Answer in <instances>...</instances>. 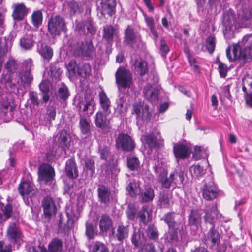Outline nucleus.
I'll return each mask as SVG.
<instances>
[{"label": "nucleus", "mask_w": 252, "mask_h": 252, "mask_svg": "<svg viewBox=\"0 0 252 252\" xmlns=\"http://www.w3.org/2000/svg\"><path fill=\"white\" fill-rule=\"evenodd\" d=\"M85 25V30H87L86 33H90L92 35L94 34L96 32V28L95 27L92 20L91 18H87L85 20H83Z\"/></svg>", "instance_id": "nucleus-57"}, {"label": "nucleus", "mask_w": 252, "mask_h": 252, "mask_svg": "<svg viewBox=\"0 0 252 252\" xmlns=\"http://www.w3.org/2000/svg\"><path fill=\"white\" fill-rule=\"evenodd\" d=\"M169 230L166 234V239L170 243H174L178 241V232L180 234H183L186 230L185 224H182L180 226L168 228Z\"/></svg>", "instance_id": "nucleus-20"}, {"label": "nucleus", "mask_w": 252, "mask_h": 252, "mask_svg": "<svg viewBox=\"0 0 252 252\" xmlns=\"http://www.w3.org/2000/svg\"><path fill=\"white\" fill-rule=\"evenodd\" d=\"M149 108L144 103H135L133 105L132 114L136 115L137 122L149 120L151 114L149 111Z\"/></svg>", "instance_id": "nucleus-9"}, {"label": "nucleus", "mask_w": 252, "mask_h": 252, "mask_svg": "<svg viewBox=\"0 0 252 252\" xmlns=\"http://www.w3.org/2000/svg\"><path fill=\"white\" fill-rule=\"evenodd\" d=\"M63 247L62 240L58 238H55L49 244L48 250L50 252H62Z\"/></svg>", "instance_id": "nucleus-39"}, {"label": "nucleus", "mask_w": 252, "mask_h": 252, "mask_svg": "<svg viewBox=\"0 0 252 252\" xmlns=\"http://www.w3.org/2000/svg\"><path fill=\"white\" fill-rule=\"evenodd\" d=\"M107 114H104L102 111H99L96 113L95 117L96 127L104 133L110 132L112 129L110 119L107 118Z\"/></svg>", "instance_id": "nucleus-10"}, {"label": "nucleus", "mask_w": 252, "mask_h": 252, "mask_svg": "<svg viewBox=\"0 0 252 252\" xmlns=\"http://www.w3.org/2000/svg\"><path fill=\"white\" fill-rule=\"evenodd\" d=\"M172 195L167 192H161L159 194L158 205L160 208H169L171 205Z\"/></svg>", "instance_id": "nucleus-33"}, {"label": "nucleus", "mask_w": 252, "mask_h": 252, "mask_svg": "<svg viewBox=\"0 0 252 252\" xmlns=\"http://www.w3.org/2000/svg\"><path fill=\"white\" fill-rule=\"evenodd\" d=\"M48 30L54 36L59 35L62 32H65L67 28L64 19L59 15L52 16L48 22Z\"/></svg>", "instance_id": "nucleus-4"}, {"label": "nucleus", "mask_w": 252, "mask_h": 252, "mask_svg": "<svg viewBox=\"0 0 252 252\" xmlns=\"http://www.w3.org/2000/svg\"><path fill=\"white\" fill-rule=\"evenodd\" d=\"M116 82L120 88H129L132 84L130 72L124 68H119L115 73Z\"/></svg>", "instance_id": "nucleus-5"}, {"label": "nucleus", "mask_w": 252, "mask_h": 252, "mask_svg": "<svg viewBox=\"0 0 252 252\" xmlns=\"http://www.w3.org/2000/svg\"><path fill=\"white\" fill-rule=\"evenodd\" d=\"M42 11L40 10L33 11L31 15V22L34 27L38 29L42 25Z\"/></svg>", "instance_id": "nucleus-43"}, {"label": "nucleus", "mask_w": 252, "mask_h": 252, "mask_svg": "<svg viewBox=\"0 0 252 252\" xmlns=\"http://www.w3.org/2000/svg\"><path fill=\"white\" fill-rule=\"evenodd\" d=\"M57 95L63 100H65L67 99L69 95V93L67 87L64 85L61 86L58 89Z\"/></svg>", "instance_id": "nucleus-60"}, {"label": "nucleus", "mask_w": 252, "mask_h": 252, "mask_svg": "<svg viewBox=\"0 0 252 252\" xmlns=\"http://www.w3.org/2000/svg\"><path fill=\"white\" fill-rule=\"evenodd\" d=\"M216 47V39L214 36H209L206 40V48L210 54H212Z\"/></svg>", "instance_id": "nucleus-56"}, {"label": "nucleus", "mask_w": 252, "mask_h": 252, "mask_svg": "<svg viewBox=\"0 0 252 252\" xmlns=\"http://www.w3.org/2000/svg\"><path fill=\"white\" fill-rule=\"evenodd\" d=\"M77 72L81 77L87 78L91 75V67L88 63H83L78 67Z\"/></svg>", "instance_id": "nucleus-45"}, {"label": "nucleus", "mask_w": 252, "mask_h": 252, "mask_svg": "<svg viewBox=\"0 0 252 252\" xmlns=\"http://www.w3.org/2000/svg\"><path fill=\"white\" fill-rule=\"evenodd\" d=\"M191 176L194 178H198L203 175L205 170L199 164L193 165L189 168Z\"/></svg>", "instance_id": "nucleus-52"}, {"label": "nucleus", "mask_w": 252, "mask_h": 252, "mask_svg": "<svg viewBox=\"0 0 252 252\" xmlns=\"http://www.w3.org/2000/svg\"><path fill=\"white\" fill-rule=\"evenodd\" d=\"M117 34L116 29L110 25H107L103 27L102 38L107 41L109 44L113 42L114 36Z\"/></svg>", "instance_id": "nucleus-31"}, {"label": "nucleus", "mask_w": 252, "mask_h": 252, "mask_svg": "<svg viewBox=\"0 0 252 252\" xmlns=\"http://www.w3.org/2000/svg\"><path fill=\"white\" fill-rule=\"evenodd\" d=\"M18 76L21 82L24 84H30L33 80V76L31 71L20 70L18 72Z\"/></svg>", "instance_id": "nucleus-44"}, {"label": "nucleus", "mask_w": 252, "mask_h": 252, "mask_svg": "<svg viewBox=\"0 0 252 252\" xmlns=\"http://www.w3.org/2000/svg\"><path fill=\"white\" fill-rule=\"evenodd\" d=\"M54 140L59 147L66 150L69 147L71 137L66 130H62L57 134Z\"/></svg>", "instance_id": "nucleus-14"}, {"label": "nucleus", "mask_w": 252, "mask_h": 252, "mask_svg": "<svg viewBox=\"0 0 252 252\" xmlns=\"http://www.w3.org/2000/svg\"><path fill=\"white\" fill-rule=\"evenodd\" d=\"M85 170L87 174H89L91 177L94 176L95 171V163L93 159L88 158L85 160Z\"/></svg>", "instance_id": "nucleus-53"}, {"label": "nucleus", "mask_w": 252, "mask_h": 252, "mask_svg": "<svg viewBox=\"0 0 252 252\" xmlns=\"http://www.w3.org/2000/svg\"><path fill=\"white\" fill-rule=\"evenodd\" d=\"M147 237L154 241L158 240L159 237V232L157 227L152 224H150L146 230Z\"/></svg>", "instance_id": "nucleus-49"}, {"label": "nucleus", "mask_w": 252, "mask_h": 252, "mask_svg": "<svg viewBox=\"0 0 252 252\" xmlns=\"http://www.w3.org/2000/svg\"><path fill=\"white\" fill-rule=\"evenodd\" d=\"M116 146L118 150L131 152L135 147V144L132 138L127 134L120 133L116 139Z\"/></svg>", "instance_id": "nucleus-6"}, {"label": "nucleus", "mask_w": 252, "mask_h": 252, "mask_svg": "<svg viewBox=\"0 0 252 252\" xmlns=\"http://www.w3.org/2000/svg\"><path fill=\"white\" fill-rule=\"evenodd\" d=\"M78 107L79 115L82 112H85L87 117H90L94 111L95 104L93 99L85 100V101L80 102Z\"/></svg>", "instance_id": "nucleus-23"}, {"label": "nucleus", "mask_w": 252, "mask_h": 252, "mask_svg": "<svg viewBox=\"0 0 252 252\" xmlns=\"http://www.w3.org/2000/svg\"><path fill=\"white\" fill-rule=\"evenodd\" d=\"M99 201L105 204L109 203L111 199V192L109 189L102 185H99L97 189Z\"/></svg>", "instance_id": "nucleus-26"}, {"label": "nucleus", "mask_w": 252, "mask_h": 252, "mask_svg": "<svg viewBox=\"0 0 252 252\" xmlns=\"http://www.w3.org/2000/svg\"><path fill=\"white\" fill-rule=\"evenodd\" d=\"M167 175V171L162 172L159 175V181L161 184L162 188L168 189L171 187L172 183H176V182L175 178H171L170 175L168 177Z\"/></svg>", "instance_id": "nucleus-41"}, {"label": "nucleus", "mask_w": 252, "mask_h": 252, "mask_svg": "<svg viewBox=\"0 0 252 252\" xmlns=\"http://www.w3.org/2000/svg\"><path fill=\"white\" fill-rule=\"evenodd\" d=\"M29 11V8L26 7L23 3L15 4L12 13V17L15 20H22Z\"/></svg>", "instance_id": "nucleus-22"}, {"label": "nucleus", "mask_w": 252, "mask_h": 252, "mask_svg": "<svg viewBox=\"0 0 252 252\" xmlns=\"http://www.w3.org/2000/svg\"><path fill=\"white\" fill-rule=\"evenodd\" d=\"M252 35L245 36L242 41L233 45L232 53L231 47L226 49V56L230 61L236 60H242L243 64L252 60Z\"/></svg>", "instance_id": "nucleus-1"}, {"label": "nucleus", "mask_w": 252, "mask_h": 252, "mask_svg": "<svg viewBox=\"0 0 252 252\" xmlns=\"http://www.w3.org/2000/svg\"><path fill=\"white\" fill-rule=\"evenodd\" d=\"M141 139L150 148L159 147L163 145L164 140L161 136L159 131L157 129H155L150 133L144 135Z\"/></svg>", "instance_id": "nucleus-7"}, {"label": "nucleus", "mask_w": 252, "mask_h": 252, "mask_svg": "<svg viewBox=\"0 0 252 252\" xmlns=\"http://www.w3.org/2000/svg\"><path fill=\"white\" fill-rule=\"evenodd\" d=\"M4 69L6 73H3L1 75V82L5 85L9 86L10 88L15 86V84L12 83L13 74L17 71L18 68L17 61L13 58H9L4 64Z\"/></svg>", "instance_id": "nucleus-3"}, {"label": "nucleus", "mask_w": 252, "mask_h": 252, "mask_svg": "<svg viewBox=\"0 0 252 252\" xmlns=\"http://www.w3.org/2000/svg\"><path fill=\"white\" fill-rule=\"evenodd\" d=\"M29 98L31 103L34 106L38 107L40 104L45 103L39 99L37 93L35 92H31L29 93Z\"/></svg>", "instance_id": "nucleus-59"}, {"label": "nucleus", "mask_w": 252, "mask_h": 252, "mask_svg": "<svg viewBox=\"0 0 252 252\" xmlns=\"http://www.w3.org/2000/svg\"><path fill=\"white\" fill-rule=\"evenodd\" d=\"M137 213V209L133 205H129L126 210V214L127 218L131 220H133Z\"/></svg>", "instance_id": "nucleus-61"}, {"label": "nucleus", "mask_w": 252, "mask_h": 252, "mask_svg": "<svg viewBox=\"0 0 252 252\" xmlns=\"http://www.w3.org/2000/svg\"><path fill=\"white\" fill-rule=\"evenodd\" d=\"M202 213L200 210H192L188 216V225L195 226L196 229H198L202 223Z\"/></svg>", "instance_id": "nucleus-17"}, {"label": "nucleus", "mask_w": 252, "mask_h": 252, "mask_svg": "<svg viewBox=\"0 0 252 252\" xmlns=\"http://www.w3.org/2000/svg\"><path fill=\"white\" fill-rule=\"evenodd\" d=\"M145 237L143 233L141 232L139 230L134 231L131 237V242L135 247H141L145 242Z\"/></svg>", "instance_id": "nucleus-40"}, {"label": "nucleus", "mask_w": 252, "mask_h": 252, "mask_svg": "<svg viewBox=\"0 0 252 252\" xmlns=\"http://www.w3.org/2000/svg\"><path fill=\"white\" fill-rule=\"evenodd\" d=\"M129 227L128 225H119L117 229L115 237L118 241L123 242L128 236Z\"/></svg>", "instance_id": "nucleus-42"}, {"label": "nucleus", "mask_w": 252, "mask_h": 252, "mask_svg": "<svg viewBox=\"0 0 252 252\" xmlns=\"http://www.w3.org/2000/svg\"><path fill=\"white\" fill-rule=\"evenodd\" d=\"M203 198L206 200H211L216 198L218 194V189L217 186L210 182L205 184L202 189Z\"/></svg>", "instance_id": "nucleus-15"}, {"label": "nucleus", "mask_w": 252, "mask_h": 252, "mask_svg": "<svg viewBox=\"0 0 252 252\" xmlns=\"http://www.w3.org/2000/svg\"><path fill=\"white\" fill-rule=\"evenodd\" d=\"M126 189L129 195L131 197H136L140 193L141 190L139 185L134 181L130 182Z\"/></svg>", "instance_id": "nucleus-48"}, {"label": "nucleus", "mask_w": 252, "mask_h": 252, "mask_svg": "<svg viewBox=\"0 0 252 252\" xmlns=\"http://www.w3.org/2000/svg\"><path fill=\"white\" fill-rule=\"evenodd\" d=\"M33 190V187L28 182L21 183L18 188V190L22 196L29 194Z\"/></svg>", "instance_id": "nucleus-51"}, {"label": "nucleus", "mask_w": 252, "mask_h": 252, "mask_svg": "<svg viewBox=\"0 0 252 252\" xmlns=\"http://www.w3.org/2000/svg\"><path fill=\"white\" fill-rule=\"evenodd\" d=\"M112 225V221L107 214H103L99 220V229L101 232H107Z\"/></svg>", "instance_id": "nucleus-34"}, {"label": "nucleus", "mask_w": 252, "mask_h": 252, "mask_svg": "<svg viewBox=\"0 0 252 252\" xmlns=\"http://www.w3.org/2000/svg\"><path fill=\"white\" fill-rule=\"evenodd\" d=\"M205 215L204 220L205 223H208L215 226V218L217 216L218 210L216 204L212 203L211 206H208L204 211Z\"/></svg>", "instance_id": "nucleus-18"}, {"label": "nucleus", "mask_w": 252, "mask_h": 252, "mask_svg": "<svg viewBox=\"0 0 252 252\" xmlns=\"http://www.w3.org/2000/svg\"><path fill=\"white\" fill-rule=\"evenodd\" d=\"M42 206L46 217L50 218L56 214L57 208L55 203L50 196H47L43 198L42 201Z\"/></svg>", "instance_id": "nucleus-13"}, {"label": "nucleus", "mask_w": 252, "mask_h": 252, "mask_svg": "<svg viewBox=\"0 0 252 252\" xmlns=\"http://www.w3.org/2000/svg\"><path fill=\"white\" fill-rule=\"evenodd\" d=\"M37 51L44 60L49 61L53 57V52L52 48L44 43H39L37 45Z\"/></svg>", "instance_id": "nucleus-27"}, {"label": "nucleus", "mask_w": 252, "mask_h": 252, "mask_svg": "<svg viewBox=\"0 0 252 252\" xmlns=\"http://www.w3.org/2000/svg\"><path fill=\"white\" fill-rule=\"evenodd\" d=\"M127 164L128 168L132 170H137L140 167V161L138 158L133 155L127 157Z\"/></svg>", "instance_id": "nucleus-47"}, {"label": "nucleus", "mask_w": 252, "mask_h": 252, "mask_svg": "<svg viewBox=\"0 0 252 252\" xmlns=\"http://www.w3.org/2000/svg\"><path fill=\"white\" fill-rule=\"evenodd\" d=\"M56 108L53 106H49L47 108L46 115L48 116L47 119L50 123L53 120H54L56 117Z\"/></svg>", "instance_id": "nucleus-62"}, {"label": "nucleus", "mask_w": 252, "mask_h": 252, "mask_svg": "<svg viewBox=\"0 0 252 252\" xmlns=\"http://www.w3.org/2000/svg\"><path fill=\"white\" fill-rule=\"evenodd\" d=\"M33 66V61L30 59L24 60L22 63V68L20 70L31 71V68Z\"/></svg>", "instance_id": "nucleus-63"}, {"label": "nucleus", "mask_w": 252, "mask_h": 252, "mask_svg": "<svg viewBox=\"0 0 252 252\" xmlns=\"http://www.w3.org/2000/svg\"><path fill=\"white\" fill-rule=\"evenodd\" d=\"M68 6V11L71 15H74L79 10V5L78 3L74 0L67 1Z\"/></svg>", "instance_id": "nucleus-58"}, {"label": "nucleus", "mask_w": 252, "mask_h": 252, "mask_svg": "<svg viewBox=\"0 0 252 252\" xmlns=\"http://www.w3.org/2000/svg\"><path fill=\"white\" fill-rule=\"evenodd\" d=\"M173 152L175 157L177 159L186 158L191 154V150L188 146L180 143L174 144Z\"/></svg>", "instance_id": "nucleus-16"}, {"label": "nucleus", "mask_w": 252, "mask_h": 252, "mask_svg": "<svg viewBox=\"0 0 252 252\" xmlns=\"http://www.w3.org/2000/svg\"><path fill=\"white\" fill-rule=\"evenodd\" d=\"M85 234L89 239H94L97 235V226L92 223L87 222L86 223Z\"/></svg>", "instance_id": "nucleus-46"}, {"label": "nucleus", "mask_w": 252, "mask_h": 252, "mask_svg": "<svg viewBox=\"0 0 252 252\" xmlns=\"http://www.w3.org/2000/svg\"><path fill=\"white\" fill-rule=\"evenodd\" d=\"M242 90L245 95H252V76L246 75L242 79Z\"/></svg>", "instance_id": "nucleus-36"}, {"label": "nucleus", "mask_w": 252, "mask_h": 252, "mask_svg": "<svg viewBox=\"0 0 252 252\" xmlns=\"http://www.w3.org/2000/svg\"><path fill=\"white\" fill-rule=\"evenodd\" d=\"M79 126L82 134H88L91 131V120L82 114H80Z\"/></svg>", "instance_id": "nucleus-32"}, {"label": "nucleus", "mask_w": 252, "mask_h": 252, "mask_svg": "<svg viewBox=\"0 0 252 252\" xmlns=\"http://www.w3.org/2000/svg\"><path fill=\"white\" fill-rule=\"evenodd\" d=\"M143 93L147 99L154 104L157 103L158 100V90L157 88L152 87L147 84L143 89Z\"/></svg>", "instance_id": "nucleus-24"}, {"label": "nucleus", "mask_w": 252, "mask_h": 252, "mask_svg": "<svg viewBox=\"0 0 252 252\" xmlns=\"http://www.w3.org/2000/svg\"><path fill=\"white\" fill-rule=\"evenodd\" d=\"M123 43L134 50L142 48L143 46L141 36L135 32L130 26H128L125 31Z\"/></svg>", "instance_id": "nucleus-2"}, {"label": "nucleus", "mask_w": 252, "mask_h": 252, "mask_svg": "<svg viewBox=\"0 0 252 252\" xmlns=\"http://www.w3.org/2000/svg\"><path fill=\"white\" fill-rule=\"evenodd\" d=\"M38 174L39 179L45 183L52 181L55 176L54 168L48 164L41 165L38 168Z\"/></svg>", "instance_id": "nucleus-11"}, {"label": "nucleus", "mask_w": 252, "mask_h": 252, "mask_svg": "<svg viewBox=\"0 0 252 252\" xmlns=\"http://www.w3.org/2000/svg\"><path fill=\"white\" fill-rule=\"evenodd\" d=\"M7 237L12 243H18L21 239V233L15 223L11 224L7 230Z\"/></svg>", "instance_id": "nucleus-19"}, {"label": "nucleus", "mask_w": 252, "mask_h": 252, "mask_svg": "<svg viewBox=\"0 0 252 252\" xmlns=\"http://www.w3.org/2000/svg\"><path fill=\"white\" fill-rule=\"evenodd\" d=\"M176 214L175 212H169L165 214L161 218V220L167 225L168 228H171L176 226H180L182 224H185V223L181 222H177L175 221Z\"/></svg>", "instance_id": "nucleus-30"}, {"label": "nucleus", "mask_w": 252, "mask_h": 252, "mask_svg": "<svg viewBox=\"0 0 252 252\" xmlns=\"http://www.w3.org/2000/svg\"><path fill=\"white\" fill-rule=\"evenodd\" d=\"M39 88L42 93V99L45 103H47L49 99V83L46 81H42L39 85Z\"/></svg>", "instance_id": "nucleus-50"}, {"label": "nucleus", "mask_w": 252, "mask_h": 252, "mask_svg": "<svg viewBox=\"0 0 252 252\" xmlns=\"http://www.w3.org/2000/svg\"><path fill=\"white\" fill-rule=\"evenodd\" d=\"M62 71L57 64H52L50 66L49 75L52 79L57 81L59 80Z\"/></svg>", "instance_id": "nucleus-55"}, {"label": "nucleus", "mask_w": 252, "mask_h": 252, "mask_svg": "<svg viewBox=\"0 0 252 252\" xmlns=\"http://www.w3.org/2000/svg\"><path fill=\"white\" fill-rule=\"evenodd\" d=\"M170 177L175 178V182L176 181H179L182 183L184 181V173L182 171L178 172L177 171H174L170 173Z\"/></svg>", "instance_id": "nucleus-64"}, {"label": "nucleus", "mask_w": 252, "mask_h": 252, "mask_svg": "<svg viewBox=\"0 0 252 252\" xmlns=\"http://www.w3.org/2000/svg\"><path fill=\"white\" fill-rule=\"evenodd\" d=\"M2 211L4 216L0 212V224L5 221L6 219L10 218L11 216L16 217L18 215L15 211H13L12 206L10 204H7L4 206L3 208H2Z\"/></svg>", "instance_id": "nucleus-37"}, {"label": "nucleus", "mask_w": 252, "mask_h": 252, "mask_svg": "<svg viewBox=\"0 0 252 252\" xmlns=\"http://www.w3.org/2000/svg\"><path fill=\"white\" fill-rule=\"evenodd\" d=\"M134 70L141 76L147 74L148 72V67L147 63L141 59H136L133 63Z\"/></svg>", "instance_id": "nucleus-35"}, {"label": "nucleus", "mask_w": 252, "mask_h": 252, "mask_svg": "<svg viewBox=\"0 0 252 252\" xmlns=\"http://www.w3.org/2000/svg\"><path fill=\"white\" fill-rule=\"evenodd\" d=\"M98 96L100 108L102 110V112L105 114H110L111 102L109 98L107 96L106 94L103 90H101V91L99 93Z\"/></svg>", "instance_id": "nucleus-28"}, {"label": "nucleus", "mask_w": 252, "mask_h": 252, "mask_svg": "<svg viewBox=\"0 0 252 252\" xmlns=\"http://www.w3.org/2000/svg\"><path fill=\"white\" fill-rule=\"evenodd\" d=\"M204 242L206 245L210 247L219 245L220 243V235L218 231L215 229V226H212L207 233L205 235Z\"/></svg>", "instance_id": "nucleus-12"}, {"label": "nucleus", "mask_w": 252, "mask_h": 252, "mask_svg": "<svg viewBox=\"0 0 252 252\" xmlns=\"http://www.w3.org/2000/svg\"><path fill=\"white\" fill-rule=\"evenodd\" d=\"M95 51V48L91 40H85V42H78L73 49V54L75 56H82L90 57Z\"/></svg>", "instance_id": "nucleus-8"}, {"label": "nucleus", "mask_w": 252, "mask_h": 252, "mask_svg": "<svg viewBox=\"0 0 252 252\" xmlns=\"http://www.w3.org/2000/svg\"><path fill=\"white\" fill-rule=\"evenodd\" d=\"M101 13L105 16H111L114 13L116 6L115 0H101Z\"/></svg>", "instance_id": "nucleus-25"}, {"label": "nucleus", "mask_w": 252, "mask_h": 252, "mask_svg": "<svg viewBox=\"0 0 252 252\" xmlns=\"http://www.w3.org/2000/svg\"><path fill=\"white\" fill-rule=\"evenodd\" d=\"M65 172L66 175L71 179H76L79 176L77 166L74 158H70L66 161Z\"/></svg>", "instance_id": "nucleus-21"}, {"label": "nucleus", "mask_w": 252, "mask_h": 252, "mask_svg": "<svg viewBox=\"0 0 252 252\" xmlns=\"http://www.w3.org/2000/svg\"><path fill=\"white\" fill-rule=\"evenodd\" d=\"M154 197V190L151 187L145 188L140 195L141 201L143 203L152 202Z\"/></svg>", "instance_id": "nucleus-38"}, {"label": "nucleus", "mask_w": 252, "mask_h": 252, "mask_svg": "<svg viewBox=\"0 0 252 252\" xmlns=\"http://www.w3.org/2000/svg\"><path fill=\"white\" fill-rule=\"evenodd\" d=\"M34 43L32 33L25 34L20 40V46L24 50H31Z\"/></svg>", "instance_id": "nucleus-29"}, {"label": "nucleus", "mask_w": 252, "mask_h": 252, "mask_svg": "<svg viewBox=\"0 0 252 252\" xmlns=\"http://www.w3.org/2000/svg\"><path fill=\"white\" fill-rule=\"evenodd\" d=\"M126 100L123 97H120L116 101L117 106L116 111L121 115H124L126 112V109L125 106Z\"/></svg>", "instance_id": "nucleus-54"}]
</instances>
